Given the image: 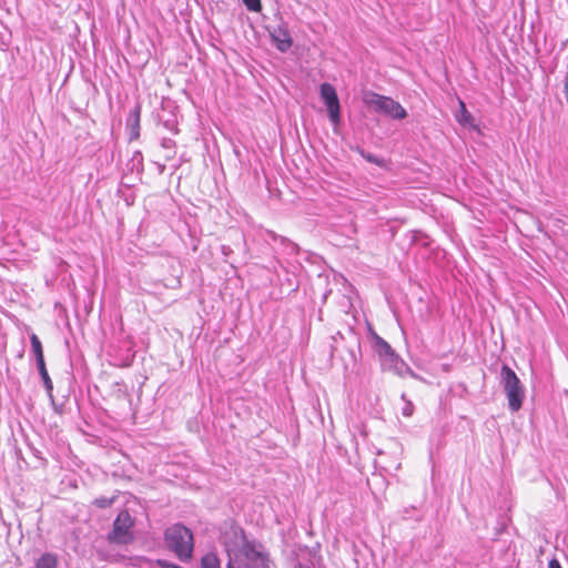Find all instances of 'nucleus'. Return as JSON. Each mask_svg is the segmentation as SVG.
Returning <instances> with one entry per match:
<instances>
[{"label": "nucleus", "mask_w": 568, "mask_h": 568, "mask_svg": "<svg viewBox=\"0 0 568 568\" xmlns=\"http://www.w3.org/2000/svg\"><path fill=\"white\" fill-rule=\"evenodd\" d=\"M164 544L181 561H190L194 554V535L183 524H173L164 531Z\"/></svg>", "instance_id": "obj_1"}, {"label": "nucleus", "mask_w": 568, "mask_h": 568, "mask_svg": "<svg viewBox=\"0 0 568 568\" xmlns=\"http://www.w3.org/2000/svg\"><path fill=\"white\" fill-rule=\"evenodd\" d=\"M500 374L509 408L513 412H517L523 405L525 390L516 373L509 366L504 365Z\"/></svg>", "instance_id": "obj_2"}, {"label": "nucleus", "mask_w": 568, "mask_h": 568, "mask_svg": "<svg viewBox=\"0 0 568 568\" xmlns=\"http://www.w3.org/2000/svg\"><path fill=\"white\" fill-rule=\"evenodd\" d=\"M364 102L367 106L393 119L403 120L407 116V112L400 103L389 97L368 92L364 95Z\"/></svg>", "instance_id": "obj_3"}, {"label": "nucleus", "mask_w": 568, "mask_h": 568, "mask_svg": "<svg viewBox=\"0 0 568 568\" xmlns=\"http://www.w3.org/2000/svg\"><path fill=\"white\" fill-rule=\"evenodd\" d=\"M135 524L134 518L124 509L121 510L113 523L112 530L108 535L111 544L126 545L133 541L134 536L132 528Z\"/></svg>", "instance_id": "obj_4"}, {"label": "nucleus", "mask_w": 568, "mask_h": 568, "mask_svg": "<svg viewBox=\"0 0 568 568\" xmlns=\"http://www.w3.org/2000/svg\"><path fill=\"white\" fill-rule=\"evenodd\" d=\"M369 337L373 342V347H374L375 352L378 354V356L381 357V359L384 363L389 362V363L394 364L395 368L398 369L399 375H403V373L400 372L399 368H404L405 373H407L412 376L414 375L413 372L407 366H405V364L403 362L398 361V358L395 355V352L393 351L390 345L386 341H384L371 327H369Z\"/></svg>", "instance_id": "obj_5"}, {"label": "nucleus", "mask_w": 568, "mask_h": 568, "mask_svg": "<svg viewBox=\"0 0 568 568\" xmlns=\"http://www.w3.org/2000/svg\"><path fill=\"white\" fill-rule=\"evenodd\" d=\"M321 98L327 109L329 121L334 125L341 122V104L336 89L331 83H322L320 88Z\"/></svg>", "instance_id": "obj_6"}, {"label": "nucleus", "mask_w": 568, "mask_h": 568, "mask_svg": "<svg viewBox=\"0 0 568 568\" xmlns=\"http://www.w3.org/2000/svg\"><path fill=\"white\" fill-rule=\"evenodd\" d=\"M248 568H270L271 561L268 555L256 549L254 544L245 541L242 547Z\"/></svg>", "instance_id": "obj_7"}, {"label": "nucleus", "mask_w": 568, "mask_h": 568, "mask_svg": "<svg viewBox=\"0 0 568 568\" xmlns=\"http://www.w3.org/2000/svg\"><path fill=\"white\" fill-rule=\"evenodd\" d=\"M271 38L275 44V47L282 51H287L292 44L293 40L286 29L283 28H276L271 32Z\"/></svg>", "instance_id": "obj_8"}, {"label": "nucleus", "mask_w": 568, "mask_h": 568, "mask_svg": "<svg viewBox=\"0 0 568 568\" xmlns=\"http://www.w3.org/2000/svg\"><path fill=\"white\" fill-rule=\"evenodd\" d=\"M36 568H58V557L51 552H44L38 559Z\"/></svg>", "instance_id": "obj_9"}, {"label": "nucleus", "mask_w": 568, "mask_h": 568, "mask_svg": "<svg viewBox=\"0 0 568 568\" xmlns=\"http://www.w3.org/2000/svg\"><path fill=\"white\" fill-rule=\"evenodd\" d=\"M37 366L45 386L47 393L50 397H52L53 384L47 371L45 362L37 363Z\"/></svg>", "instance_id": "obj_10"}, {"label": "nucleus", "mask_w": 568, "mask_h": 568, "mask_svg": "<svg viewBox=\"0 0 568 568\" xmlns=\"http://www.w3.org/2000/svg\"><path fill=\"white\" fill-rule=\"evenodd\" d=\"M457 121L463 125H474V118L466 109L463 100H459V113L457 114Z\"/></svg>", "instance_id": "obj_11"}, {"label": "nucleus", "mask_w": 568, "mask_h": 568, "mask_svg": "<svg viewBox=\"0 0 568 568\" xmlns=\"http://www.w3.org/2000/svg\"><path fill=\"white\" fill-rule=\"evenodd\" d=\"M30 342L37 363L44 362L43 348L39 337L36 334H31Z\"/></svg>", "instance_id": "obj_12"}, {"label": "nucleus", "mask_w": 568, "mask_h": 568, "mask_svg": "<svg viewBox=\"0 0 568 568\" xmlns=\"http://www.w3.org/2000/svg\"><path fill=\"white\" fill-rule=\"evenodd\" d=\"M200 568H221L217 556L213 552H209L201 558Z\"/></svg>", "instance_id": "obj_13"}, {"label": "nucleus", "mask_w": 568, "mask_h": 568, "mask_svg": "<svg viewBox=\"0 0 568 568\" xmlns=\"http://www.w3.org/2000/svg\"><path fill=\"white\" fill-rule=\"evenodd\" d=\"M246 9L252 12H261L262 11V2L261 0H243Z\"/></svg>", "instance_id": "obj_14"}, {"label": "nucleus", "mask_w": 568, "mask_h": 568, "mask_svg": "<svg viewBox=\"0 0 568 568\" xmlns=\"http://www.w3.org/2000/svg\"><path fill=\"white\" fill-rule=\"evenodd\" d=\"M114 501V498H108V497H100L97 498L93 504L98 506L99 508H106L112 505Z\"/></svg>", "instance_id": "obj_15"}, {"label": "nucleus", "mask_w": 568, "mask_h": 568, "mask_svg": "<svg viewBox=\"0 0 568 568\" xmlns=\"http://www.w3.org/2000/svg\"><path fill=\"white\" fill-rule=\"evenodd\" d=\"M414 413V405L410 402H407L403 407L402 414L405 417H410Z\"/></svg>", "instance_id": "obj_16"}, {"label": "nucleus", "mask_w": 568, "mask_h": 568, "mask_svg": "<svg viewBox=\"0 0 568 568\" xmlns=\"http://www.w3.org/2000/svg\"><path fill=\"white\" fill-rule=\"evenodd\" d=\"M232 532L234 534L235 537H240L241 539L245 538L244 530L240 527H232Z\"/></svg>", "instance_id": "obj_17"}, {"label": "nucleus", "mask_w": 568, "mask_h": 568, "mask_svg": "<svg viewBox=\"0 0 568 568\" xmlns=\"http://www.w3.org/2000/svg\"><path fill=\"white\" fill-rule=\"evenodd\" d=\"M549 568H561V565L556 558H554L549 561Z\"/></svg>", "instance_id": "obj_18"}, {"label": "nucleus", "mask_w": 568, "mask_h": 568, "mask_svg": "<svg viewBox=\"0 0 568 568\" xmlns=\"http://www.w3.org/2000/svg\"><path fill=\"white\" fill-rule=\"evenodd\" d=\"M366 160L369 161V162L378 164V161L373 155H371V154L366 156Z\"/></svg>", "instance_id": "obj_19"}, {"label": "nucleus", "mask_w": 568, "mask_h": 568, "mask_svg": "<svg viewBox=\"0 0 568 568\" xmlns=\"http://www.w3.org/2000/svg\"><path fill=\"white\" fill-rule=\"evenodd\" d=\"M134 112H135V116H136V123H139V118H140V112H141L140 106L135 108Z\"/></svg>", "instance_id": "obj_20"}, {"label": "nucleus", "mask_w": 568, "mask_h": 568, "mask_svg": "<svg viewBox=\"0 0 568 568\" xmlns=\"http://www.w3.org/2000/svg\"><path fill=\"white\" fill-rule=\"evenodd\" d=\"M565 94H566V99L568 101V81L565 83Z\"/></svg>", "instance_id": "obj_21"}, {"label": "nucleus", "mask_w": 568, "mask_h": 568, "mask_svg": "<svg viewBox=\"0 0 568 568\" xmlns=\"http://www.w3.org/2000/svg\"><path fill=\"white\" fill-rule=\"evenodd\" d=\"M362 435L367 436V430H366L365 425H363V427H362Z\"/></svg>", "instance_id": "obj_22"}, {"label": "nucleus", "mask_w": 568, "mask_h": 568, "mask_svg": "<svg viewBox=\"0 0 568 568\" xmlns=\"http://www.w3.org/2000/svg\"><path fill=\"white\" fill-rule=\"evenodd\" d=\"M227 568H233V566L231 564H229Z\"/></svg>", "instance_id": "obj_23"}]
</instances>
